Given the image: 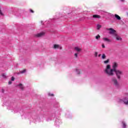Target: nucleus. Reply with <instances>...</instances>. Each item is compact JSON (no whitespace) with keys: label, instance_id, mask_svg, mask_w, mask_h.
<instances>
[{"label":"nucleus","instance_id":"nucleus-1","mask_svg":"<svg viewBox=\"0 0 128 128\" xmlns=\"http://www.w3.org/2000/svg\"><path fill=\"white\" fill-rule=\"evenodd\" d=\"M118 64V63L114 62L112 64V68H110V65L108 64L106 68L104 70V72L108 76H114V71L116 70Z\"/></svg>","mask_w":128,"mask_h":128},{"label":"nucleus","instance_id":"nucleus-2","mask_svg":"<svg viewBox=\"0 0 128 128\" xmlns=\"http://www.w3.org/2000/svg\"><path fill=\"white\" fill-rule=\"evenodd\" d=\"M118 102H120V104L124 102V104L128 106V98L125 97L123 99H119L118 100Z\"/></svg>","mask_w":128,"mask_h":128},{"label":"nucleus","instance_id":"nucleus-3","mask_svg":"<svg viewBox=\"0 0 128 128\" xmlns=\"http://www.w3.org/2000/svg\"><path fill=\"white\" fill-rule=\"evenodd\" d=\"M114 74H116L117 78H118V80H120V76H122V72L118 70H116L114 71Z\"/></svg>","mask_w":128,"mask_h":128},{"label":"nucleus","instance_id":"nucleus-4","mask_svg":"<svg viewBox=\"0 0 128 128\" xmlns=\"http://www.w3.org/2000/svg\"><path fill=\"white\" fill-rule=\"evenodd\" d=\"M107 30H108L110 34H112L113 36H116V34H118L116 31L112 28H108Z\"/></svg>","mask_w":128,"mask_h":128},{"label":"nucleus","instance_id":"nucleus-5","mask_svg":"<svg viewBox=\"0 0 128 128\" xmlns=\"http://www.w3.org/2000/svg\"><path fill=\"white\" fill-rule=\"evenodd\" d=\"M112 80L114 82V84L116 86H118V80L116 78H112Z\"/></svg>","mask_w":128,"mask_h":128},{"label":"nucleus","instance_id":"nucleus-6","mask_svg":"<svg viewBox=\"0 0 128 128\" xmlns=\"http://www.w3.org/2000/svg\"><path fill=\"white\" fill-rule=\"evenodd\" d=\"M55 124H56V126H60V124H62V120L59 119L56 120V122H55Z\"/></svg>","mask_w":128,"mask_h":128},{"label":"nucleus","instance_id":"nucleus-7","mask_svg":"<svg viewBox=\"0 0 128 128\" xmlns=\"http://www.w3.org/2000/svg\"><path fill=\"white\" fill-rule=\"evenodd\" d=\"M18 110H20V111H19V112H20V114H22V113H23V114H24V111H23L22 110H20V109L18 108H14V114H16V112H18Z\"/></svg>","mask_w":128,"mask_h":128},{"label":"nucleus","instance_id":"nucleus-8","mask_svg":"<svg viewBox=\"0 0 128 128\" xmlns=\"http://www.w3.org/2000/svg\"><path fill=\"white\" fill-rule=\"evenodd\" d=\"M44 34L45 32H42L37 34L36 35V36H37V38H40V36H44Z\"/></svg>","mask_w":128,"mask_h":128},{"label":"nucleus","instance_id":"nucleus-9","mask_svg":"<svg viewBox=\"0 0 128 128\" xmlns=\"http://www.w3.org/2000/svg\"><path fill=\"white\" fill-rule=\"evenodd\" d=\"M114 36L116 38V40H122V38H120V36L118 34V33Z\"/></svg>","mask_w":128,"mask_h":128},{"label":"nucleus","instance_id":"nucleus-10","mask_svg":"<svg viewBox=\"0 0 128 128\" xmlns=\"http://www.w3.org/2000/svg\"><path fill=\"white\" fill-rule=\"evenodd\" d=\"M114 18L117 20H121L120 16L116 14H114Z\"/></svg>","mask_w":128,"mask_h":128},{"label":"nucleus","instance_id":"nucleus-11","mask_svg":"<svg viewBox=\"0 0 128 128\" xmlns=\"http://www.w3.org/2000/svg\"><path fill=\"white\" fill-rule=\"evenodd\" d=\"M103 40H104V42H112V40H110V39H108L107 38H104Z\"/></svg>","mask_w":128,"mask_h":128},{"label":"nucleus","instance_id":"nucleus-12","mask_svg":"<svg viewBox=\"0 0 128 128\" xmlns=\"http://www.w3.org/2000/svg\"><path fill=\"white\" fill-rule=\"evenodd\" d=\"M18 88L20 89V90H24V85L22 84H20L18 85Z\"/></svg>","mask_w":128,"mask_h":128},{"label":"nucleus","instance_id":"nucleus-13","mask_svg":"<svg viewBox=\"0 0 128 128\" xmlns=\"http://www.w3.org/2000/svg\"><path fill=\"white\" fill-rule=\"evenodd\" d=\"M122 126L123 128H126L127 125L124 122V121H122Z\"/></svg>","mask_w":128,"mask_h":128},{"label":"nucleus","instance_id":"nucleus-14","mask_svg":"<svg viewBox=\"0 0 128 128\" xmlns=\"http://www.w3.org/2000/svg\"><path fill=\"white\" fill-rule=\"evenodd\" d=\"M74 50L77 52H80L82 50V49L78 47H75Z\"/></svg>","mask_w":128,"mask_h":128},{"label":"nucleus","instance_id":"nucleus-15","mask_svg":"<svg viewBox=\"0 0 128 128\" xmlns=\"http://www.w3.org/2000/svg\"><path fill=\"white\" fill-rule=\"evenodd\" d=\"M93 18H100L101 16L100 15L94 14V15H93Z\"/></svg>","mask_w":128,"mask_h":128},{"label":"nucleus","instance_id":"nucleus-16","mask_svg":"<svg viewBox=\"0 0 128 128\" xmlns=\"http://www.w3.org/2000/svg\"><path fill=\"white\" fill-rule=\"evenodd\" d=\"M54 48H60V50H62V46L58 44H54Z\"/></svg>","mask_w":128,"mask_h":128},{"label":"nucleus","instance_id":"nucleus-17","mask_svg":"<svg viewBox=\"0 0 128 128\" xmlns=\"http://www.w3.org/2000/svg\"><path fill=\"white\" fill-rule=\"evenodd\" d=\"M109 62H110V59H108L107 60L104 61V64H108Z\"/></svg>","mask_w":128,"mask_h":128},{"label":"nucleus","instance_id":"nucleus-18","mask_svg":"<svg viewBox=\"0 0 128 128\" xmlns=\"http://www.w3.org/2000/svg\"><path fill=\"white\" fill-rule=\"evenodd\" d=\"M76 72L77 74H80V70L76 69Z\"/></svg>","mask_w":128,"mask_h":128},{"label":"nucleus","instance_id":"nucleus-19","mask_svg":"<svg viewBox=\"0 0 128 128\" xmlns=\"http://www.w3.org/2000/svg\"><path fill=\"white\" fill-rule=\"evenodd\" d=\"M100 28H102V25L98 24L96 25L97 30H100Z\"/></svg>","mask_w":128,"mask_h":128},{"label":"nucleus","instance_id":"nucleus-20","mask_svg":"<svg viewBox=\"0 0 128 128\" xmlns=\"http://www.w3.org/2000/svg\"><path fill=\"white\" fill-rule=\"evenodd\" d=\"M99 38H100V34H98L96 36V39L99 40Z\"/></svg>","mask_w":128,"mask_h":128},{"label":"nucleus","instance_id":"nucleus-21","mask_svg":"<svg viewBox=\"0 0 128 128\" xmlns=\"http://www.w3.org/2000/svg\"><path fill=\"white\" fill-rule=\"evenodd\" d=\"M2 8V7L0 6V16H4V13H2V10H0Z\"/></svg>","mask_w":128,"mask_h":128},{"label":"nucleus","instance_id":"nucleus-22","mask_svg":"<svg viewBox=\"0 0 128 128\" xmlns=\"http://www.w3.org/2000/svg\"><path fill=\"white\" fill-rule=\"evenodd\" d=\"M102 60H104V58H106V54H102Z\"/></svg>","mask_w":128,"mask_h":128},{"label":"nucleus","instance_id":"nucleus-23","mask_svg":"<svg viewBox=\"0 0 128 128\" xmlns=\"http://www.w3.org/2000/svg\"><path fill=\"white\" fill-rule=\"evenodd\" d=\"M26 72V70H21L20 72V74H24V72Z\"/></svg>","mask_w":128,"mask_h":128},{"label":"nucleus","instance_id":"nucleus-24","mask_svg":"<svg viewBox=\"0 0 128 128\" xmlns=\"http://www.w3.org/2000/svg\"><path fill=\"white\" fill-rule=\"evenodd\" d=\"M75 58H78V52L75 53L74 54Z\"/></svg>","mask_w":128,"mask_h":128},{"label":"nucleus","instance_id":"nucleus-25","mask_svg":"<svg viewBox=\"0 0 128 128\" xmlns=\"http://www.w3.org/2000/svg\"><path fill=\"white\" fill-rule=\"evenodd\" d=\"M98 52H95L94 56H96H96H98Z\"/></svg>","mask_w":128,"mask_h":128},{"label":"nucleus","instance_id":"nucleus-26","mask_svg":"<svg viewBox=\"0 0 128 128\" xmlns=\"http://www.w3.org/2000/svg\"><path fill=\"white\" fill-rule=\"evenodd\" d=\"M48 96H54V94H52L50 93H49Z\"/></svg>","mask_w":128,"mask_h":128},{"label":"nucleus","instance_id":"nucleus-27","mask_svg":"<svg viewBox=\"0 0 128 128\" xmlns=\"http://www.w3.org/2000/svg\"><path fill=\"white\" fill-rule=\"evenodd\" d=\"M2 76H3L4 78H6V74H2Z\"/></svg>","mask_w":128,"mask_h":128},{"label":"nucleus","instance_id":"nucleus-28","mask_svg":"<svg viewBox=\"0 0 128 128\" xmlns=\"http://www.w3.org/2000/svg\"><path fill=\"white\" fill-rule=\"evenodd\" d=\"M11 80H12V82H14V78L12 77L11 78Z\"/></svg>","mask_w":128,"mask_h":128},{"label":"nucleus","instance_id":"nucleus-29","mask_svg":"<svg viewBox=\"0 0 128 128\" xmlns=\"http://www.w3.org/2000/svg\"><path fill=\"white\" fill-rule=\"evenodd\" d=\"M102 48H106V46H104V44H102Z\"/></svg>","mask_w":128,"mask_h":128},{"label":"nucleus","instance_id":"nucleus-30","mask_svg":"<svg viewBox=\"0 0 128 128\" xmlns=\"http://www.w3.org/2000/svg\"><path fill=\"white\" fill-rule=\"evenodd\" d=\"M8 84H12V82L11 81L8 82Z\"/></svg>","mask_w":128,"mask_h":128},{"label":"nucleus","instance_id":"nucleus-31","mask_svg":"<svg viewBox=\"0 0 128 128\" xmlns=\"http://www.w3.org/2000/svg\"><path fill=\"white\" fill-rule=\"evenodd\" d=\"M122 2H124V0H120Z\"/></svg>","mask_w":128,"mask_h":128},{"label":"nucleus","instance_id":"nucleus-32","mask_svg":"<svg viewBox=\"0 0 128 128\" xmlns=\"http://www.w3.org/2000/svg\"><path fill=\"white\" fill-rule=\"evenodd\" d=\"M30 12L32 13H34V10H30Z\"/></svg>","mask_w":128,"mask_h":128},{"label":"nucleus","instance_id":"nucleus-33","mask_svg":"<svg viewBox=\"0 0 128 128\" xmlns=\"http://www.w3.org/2000/svg\"><path fill=\"white\" fill-rule=\"evenodd\" d=\"M102 56V54H98V58H100V56Z\"/></svg>","mask_w":128,"mask_h":128},{"label":"nucleus","instance_id":"nucleus-34","mask_svg":"<svg viewBox=\"0 0 128 128\" xmlns=\"http://www.w3.org/2000/svg\"><path fill=\"white\" fill-rule=\"evenodd\" d=\"M40 22H41V24H42V21H41Z\"/></svg>","mask_w":128,"mask_h":128},{"label":"nucleus","instance_id":"nucleus-35","mask_svg":"<svg viewBox=\"0 0 128 128\" xmlns=\"http://www.w3.org/2000/svg\"><path fill=\"white\" fill-rule=\"evenodd\" d=\"M2 92H4V90H2Z\"/></svg>","mask_w":128,"mask_h":128},{"label":"nucleus","instance_id":"nucleus-36","mask_svg":"<svg viewBox=\"0 0 128 128\" xmlns=\"http://www.w3.org/2000/svg\"><path fill=\"white\" fill-rule=\"evenodd\" d=\"M22 116H24V114H22Z\"/></svg>","mask_w":128,"mask_h":128}]
</instances>
